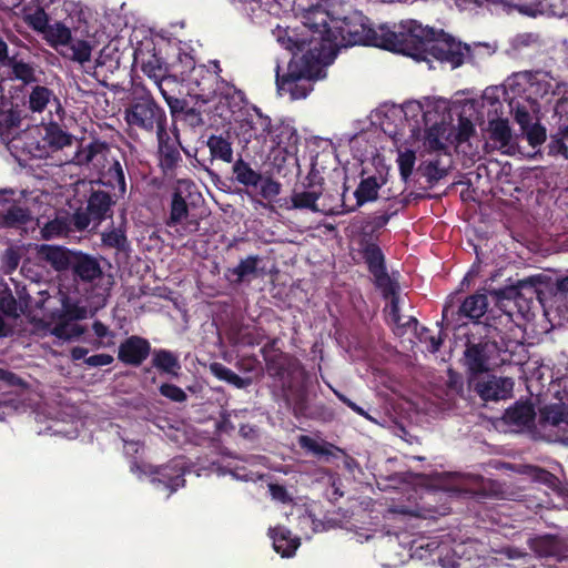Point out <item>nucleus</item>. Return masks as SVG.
<instances>
[{"mask_svg":"<svg viewBox=\"0 0 568 568\" xmlns=\"http://www.w3.org/2000/svg\"><path fill=\"white\" fill-rule=\"evenodd\" d=\"M30 211L0 196V226L20 227L30 221Z\"/></svg>","mask_w":568,"mask_h":568,"instance_id":"nucleus-26","label":"nucleus"},{"mask_svg":"<svg viewBox=\"0 0 568 568\" xmlns=\"http://www.w3.org/2000/svg\"><path fill=\"white\" fill-rule=\"evenodd\" d=\"M506 88L514 99H520L535 112H540V101H550V95L555 93L550 81L539 72L521 71L513 73L506 80Z\"/></svg>","mask_w":568,"mask_h":568,"instance_id":"nucleus-7","label":"nucleus"},{"mask_svg":"<svg viewBox=\"0 0 568 568\" xmlns=\"http://www.w3.org/2000/svg\"><path fill=\"white\" fill-rule=\"evenodd\" d=\"M536 412L528 402H517L514 406L506 409L503 419L508 425L528 426L534 423Z\"/></svg>","mask_w":568,"mask_h":568,"instance_id":"nucleus-32","label":"nucleus"},{"mask_svg":"<svg viewBox=\"0 0 568 568\" xmlns=\"http://www.w3.org/2000/svg\"><path fill=\"white\" fill-rule=\"evenodd\" d=\"M530 549L546 561H568V537L541 535L529 541Z\"/></svg>","mask_w":568,"mask_h":568,"instance_id":"nucleus-22","label":"nucleus"},{"mask_svg":"<svg viewBox=\"0 0 568 568\" xmlns=\"http://www.w3.org/2000/svg\"><path fill=\"white\" fill-rule=\"evenodd\" d=\"M111 148L108 142L100 139H93L78 154L80 164H92L94 168H101L100 178L94 184L105 186L115 191L119 196L126 193V181L121 162L115 158H110Z\"/></svg>","mask_w":568,"mask_h":568,"instance_id":"nucleus-5","label":"nucleus"},{"mask_svg":"<svg viewBox=\"0 0 568 568\" xmlns=\"http://www.w3.org/2000/svg\"><path fill=\"white\" fill-rule=\"evenodd\" d=\"M85 316V310L71 303L69 300H64L62 308L58 312L52 313L51 320L77 322Z\"/></svg>","mask_w":568,"mask_h":568,"instance_id":"nucleus-48","label":"nucleus"},{"mask_svg":"<svg viewBox=\"0 0 568 568\" xmlns=\"http://www.w3.org/2000/svg\"><path fill=\"white\" fill-rule=\"evenodd\" d=\"M162 97L170 109L172 122L181 123L183 126L190 128L191 130L205 125V110L203 106L206 103H202L197 100L192 103L193 99L176 98L169 94L166 90H162Z\"/></svg>","mask_w":568,"mask_h":568,"instance_id":"nucleus-17","label":"nucleus"},{"mask_svg":"<svg viewBox=\"0 0 568 568\" xmlns=\"http://www.w3.org/2000/svg\"><path fill=\"white\" fill-rule=\"evenodd\" d=\"M59 52L64 58L83 64L91 60L92 47L87 40H71V42L68 45H65L64 49H60Z\"/></svg>","mask_w":568,"mask_h":568,"instance_id":"nucleus-39","label":"nucleus"},{"mask_svg":"<svg viewBox=\"0 0 568 568\" xmlns=\"http://www.w3.org/2000/svg\"><path fill=\"white\" fill-rule=\"evenodd\" d=\"M7 67L11 69L12 79L21 81L24 85L38 82L36 65L23 60H18L17 54L11 57Z\"/></svg>","mask_w":568,"mask_h":568,"instance_id":"nucleus-37","label":"nucleus"},{"mask_svg":"<svg viewBox=\"0 0 568 568\" xmlns=\"http://www.w3.org/2000/svg\"><path fill=\"white\" fill-rule=\"evenodd\" d=\"M268 491L274 500H277L282 504H288L292 501V497L288 495L287 489L283 485L271 483L268 484Z\"/></svg>","mask_w":568,"mask_h":568,"instance_id":"nucleus-62","label":"nucleus"},{"mask_svg":"<svg viewBox=\"0 0 568 568\" xmlns=\"http://www.w3.org/2000/svg\"><path fill=\"white\" fill-rule=\"evenodd\" d=\"M151 343L139 335L126 337L118 348V359L124 365L139 367L151 355Z\"/></svg>","mask_w":568,"mask_h":568,"instance_id":"nucleus-24","label":"nucleus"},{"mask_svg":"<svg viewBox=\"0 0 568 568\" xmlns=\"http://www.w3.org/2000/svg\"><path fill=\"white\" fill-rule=\"evenodd\" d=\"M72 232H78L73 221V213L58 214L55 219L49 221L41 230L42 236L50 240L57 236H68Z\"/></svg>","mask_w":568,"mask_h":568,"instance_id":"nucleus-31","label":"nucleus"},{"mask_svg":"<svg viewBox=\"0 0 568 568\" xmlns=\"http://www.w3.org/2000/svg\"><path fill=\"white\" fill-rule=\"evenodd\" d=\"M29 24L33 30L45 33L50 27L47 13L40 9L34 14L30 16Z\"/></svg>","mask_w":568,"mask_h":568,"instance_id":"nucleus-60","label":"nucleus"},{"mask_svg":"<svg viewBox=\"0 0 568 568\" xmlns=\"http://www.w3.org/2000/svg\"><path fill=\"white\" fill-rule=\"evenodd\" d=\"M38 253L53 270L61 272L70 270L75 251L64 246L42 244Z\"/></svg>","mask_w":568,"mask_h":568,"instance_id":"nucleus-27","label":"nucleus"},{"mask_svg":"<svg viewBox=\"0 0 568 568\" xmlns=\"http://www.w3.org/2000/svg\"><path fill=\"white\" fill-rule=\"evenodd\" d=\"M546 152L548 156L559 158L568 160V145L562 136L557 132L550 134L549 142L546 145Z\"/></svg>","mask_w":568,"mask_h":568,"instance_id":"nucleus-52","label":"nucleus"},{"mask_svg":"<svg viewBox=\"0 0 568 568\" xmlns=\"http://www.w3.org/2000/svg\"><path fill=\"white\" fill-rule=\"evenodd\" d=\"M423 175L430 184L437 183L446 175V170L439 166V161H429L422 168Z\"/></svg>","mask_w":568,"mask_h":568,"instance_id":"nucleus-56","label":"nucleus"},{"mask_svg":"<svg viewBox=\"0 0 568 568\" xmlns=\"http://www.w3.org/2000/svg\"><path fill=\"white\" fill-rule=\"evenodd\" d=\"M393 216H395V211H384L382 214L373 216L366 223V227H371V233H374L383 229Z\"/></svg>","mask_w":568,"mask_h":568,"instance_id":"nucleus-61","label":"nucleus"},{"mask_svg":"<svg viewBox=\"0 0 568 568\" xmlns=\"http://www.w3.org/2000/svg\"><path fill=\"white\" fill-rule=\"evenodd\" d=\"M156 140L159 166L164 175H173L183 162L181 150L187 155L189 152L183 148L182 143L171 141V134L168 129L158 134Z\"/></svg>","mask_w":568,"mask_h":568,"instance_id":"nucleus-23","label":"nucleus"},{"mask_svg":"<svg viewBox=\"0 0 568 568\" xmlns=\"http://www.w3.org/2000/svg\"><path fill=\"white\" fill-rule=\"evenodd\" d=\"M323 193L324 178L318 171L312 169L300 184H295L290 196L291 205L288 209L307 210L313 213L334 215L332 211L337 209V204L329 207L325 205L320 206L318 201Z\"/></svg>","mask_w":568,"mask_h":568,"instance_id":"nucleus-10","label":"nucleus"},{"mask_svg":"<svg viewBox=\"0 0 568 568\" xmlns=\"http://www.w3.org/2000/svg\"><path fill=\"white\" fill-rule=\"evenodd\" d=\"M119 197L115 193L111 194L110 191L92 186L87 200L85 210L78 209L73 213L77 231L83 232L90 226L91 222L97 226L106 219L112 217L113 206Z\"/></svg>","mask_w":568,"mask_h":568,"instance_id":"nucleus-11","label":"nucleus"},{"mask_svg":"<svg viewBox=\"0 0 568 568\" xmlns=\"http://www.w3.org/2000/svg\"><path fill=\"white\" fill-rule=\"evenodd\" d=\"M397 164L399 170L400 179L404 182H407L409 178L412 176L415 162H416V153L413 150H405L403 152L398 153L397 156Z\"/></svg>","mask_w":568,"mask_h":568,"instance_id":"nucleus-49","label":"nucleus"},{"mask_svg":"<svg viewBox=\"0 0 568 568\" xmlns=\"http://www.w3.org/2000/svg\"><path fill=\"white\" fill-rule=\"evenodd\" d=\"M268 136L272 138V141L278 148H282L284 150L296 146L300 140L296 129L293 125L285 122L272 125V132Z\"/></svg>","mask_w":568,"mask_h":568,"instance_id":"nucleus-34","label":"nucleus"},{"mask_svg":"<svg viewBox=\"0 0 568 568\" xmlns=\"http://www.w3.org/2000/svg\"><path fill=\"white\" fill-rule=\"evenodd\" d=\"M536 293L535 282L531 278L518 281L516 285H509L495 291L498 300H517L518 297L529 298Z\"/></svg>","mask_w":568,"mask_h":568,"instance_id":"nucleus-36","label":"nucleus"},{"mask_svg":"<svg viewBox=\"0 0 568 568\" xmlns=\"http://www.w3.org/2000/svg\"><path fill=\"white\" fill-rule=\"evenodd\" d=\"M334 23L335 41L338 50L342 47L356 44H375L376 31L372 28L369 19L359 11H353L342 19L331 20Z\"/></svg>","mask_w":568,"mask_h":568,"instance_id":"nucleus-9","label":"nucleus"},{"mask_svg":"<svg viewBox=\"0 0 568 568\" xmlns=\"http://www.w3.org/2000/svg\"><path fill=\"white\" fill-rule=\"evenodd\" d=\"M53 322L52 334L60 339H72L80 337L84 328L77 322L51 320Z\"/></svg>","mask_w":568,"mask_h":568,"instance_id":"nucleus-46","label":"nucleus"},{"mask_svg":"<svg viewBox=\"0 0 568 568\" xmlns=\"http://www.w3.org/2000/svg\"><path fill=\"white\" fill-rule=\"evenodd\" d=\"M551 95H558V99L556 100L554 106V111L556 115L562 119L565 115L568 114V85H557L555 93H552Z\"/></svg>","mask_w":568,"mask_h":568,"instance_id":"nucleus-55","label":"nucleus"},{"mask_svg":"<svg viewBox=\"0 0 568 568\" xmlns=\"http://www.w3.org/2000/svg\"><path fill=\"white\" fill-rule=\"evenodd\" d=\"M194 183L190 180H179L178 186L174 189L170 203V214L165 220V225L175 227L182 225L184 233L191 234L199 231L200 223L197 220H189V204L186 195H191V189Z\"/></svg>","mask_w":568,"mask_h":568,"instance_id":"nucleus-16","label":"nucleus"},{"mask_svg":"<svg viewBox=\"0 0 568 568\" xmlns=\"http://www.w3.org/2000/svg\"><path fill=\"white\" fill-rule=\"evenodd\" d=\"M191 72L189 75V95L191 99L209 103L216 95L220 103L227 104L230 112L234 113V108L245 102V93L235 88V85L224 81L219 72H212L204 65L195 67L191 58L185 54Z\"/></svg>","mask_w":568,"mask_h":568,"instance_id":"nucleus-4","label":"nucleus"},{"mask_svg":"<svg viewBox=\"0 0 568 568\" xmlns=\"http://www.w3.org/2000/svg\"><path fill=\"white\" fill-rule=\"evenodd\" d=\"M498 335L499 329L490 324L475 325L474 329L466 334L460 363L467 381L487 374L497 365L500 353L506 351L505 345L498 343Z\"/></svg>","mask_w":568,"mask_h":568,"instance_id":"nucleus-3","label":"nucleus"},{"mask_svg":"<svg viewBox=\"0 0 568 568\" xmlns=\"http://www.w3.org/2000/svg\"><path fill=\"white\" fill-rule=\"evenodd\" d=\"M233 173L235 180L245 186H257L262 181V175L254 171L247 162L243 159H239L233 164Z\"/></svg>","mask_w":568,"mask_h":568,"instance_id":"nucleus-43","label":"nucleus"},{"mask_svg":"<svg viewBox=\"0 0 568 568\" xmlns=\"http://www.w3.org/2000/svg\"><path fill=\"white\" fill-rule=\"evenodd\" d=\"M18 303L11 292L0 293V312L7 316H17Z\"/></svg>","mask_w":568,"mask_h":568,"instance_id":"nucleus-58","label":"nucleus"},{"mask_svg":"<svg viewBox=\"0 0 568 568\" xmlns=\"http://www.w3.org/2000/svg\"><path fill=\"white\" fill-rule=\"evenodd\" d=\"M0 133L10 132L12 129L21 126V122L27 118V113L18 104L11 106L8 110H1L0 112Z\"/></svg>","mask_w":568,"mask_h":568,"instance_id":"nucleus-44","label":"nucleus"},{"mask_svg":"<svg viewBox=\"0 0 568 568\" xmlns=\"http://www.w3.org/2000/svg\"><path fill=\"white\" fill-rule=\"evenodd\" d=\"M521 133L526 136L529 145L534 149L540 146L547 140L546 128L539 122V120L529 125L527 130H523Z\"/></svg>","mask_w":568,"mask_h":568,"instance_id":"nucleus-51","label":"nucleus"},{"mask_svg":"<svg viewBox=\"0 0 568 568\" xmlns=\"http://www.w3.org/2000/svg\"><path fill=\"white\" fill-rule=\"evenodd\" d=\"M282 395L296 418L306 417L326 420L333 417V413L324 405L315 406L314 408L310 407L308 394L303 382L293 384L290 389H282Z\"/></svg>","mask_w":568,"mask_h":568,"instance_id":"nucleus-18","label":"nucleus"},{"mask_svg":"<svg viewBox=\"0 0 568 568\" xmlns=\"http://www.w3.org/2000/svg\"><path fill=\"white\" fill-rule=\"evenodd\" d=\"M44 37L55 50H59L60 47L64 49L72 40L71 30L62 22L50 24Z\"/></svg>","mask_w":568,"mask_h":568,"instance_id":"nucleus-41","label":"nucleus"},{"mask_svg":"<svg viewBox=\"0 0 568 568\" xmlns=\"http://www.w3.org/2000/svg\"><path fill=\"white\" fill-rule=\"evenodd\" d=\"M71 262L70 270L82 282H93L103 275L99 260L90 254L75 251Z\"/></svg>","mask_w":568,"mask_h":568,"instance_id":"nucleus-25","label":"nucleus"},{"mask_svg":"<svg viewBox=\"0 0 568 568\" xmlns=\"http://www.w3.org/2000/svg\"><path fill=\"white\" fill-rule=\"evenodd\" d=\"M491 140L500 143L501 146H507L511 140V130L508 121L505 119H497L489 122Z\"/></svg>","mask_w":568,"mask_h":568,"instance_id":"nucleus-47","label":"nucleus"},{"mask_svg":"<svg viewBox=\"0 0 568 568\" xmlns=\"http://www.w3.org/2000/svg\"><path fill=\"white\" fill-rule=\"evenodd\" d=\"M511 112L514 114L515 121L520 126V131L527 130V128L535 122H532V115H537L539 112H535L530 109V104L526 102H520L519 99H511L510 102Z\"/></svg>","mask_w":568,"mask_h":568,"instance_id":"nucleus-45","label":"nucleus"},{"mask_svg":"<svg viewBox=\"0 0 568 568\" xmlns=\"http://www.w3.org/2000/svg\"><path fill=\"white\" fill-rule=\"evenodd\" d=\"M281 192V184L273 179H266L263 181L261 185V195L266 199L271 200L275 196H277Z\"/></svg>","mask_w":568,"mask_h":568,"instance_id":"nucleus-63","label":"nucleus"},{"mask_svg":"<svg viewBox=\"0 0 568 568\" xmlns=\"http://www.w3.org/2000/svg\"><path fill=\"white\" fill-rule=\"evenodd\" d=\"M272 132V121L268 115L262 113V110L256 105H251L245 116L239 121V135L245 143L252 140L258 142H266L267 136Z\"/></svg>","mask_w":568,"mask_h":568,"instance_id":"nucleus-19","label":"nucleus"},{"mask_svg":"<svg viewBox=\"0 0 568 568\" xmlns=\"http://www.w3.org/2000/svg\"><path fill=\"white\" fill-rule=\"evenodd\" d=\"M298 444L302 448L310 450L317 456H331L332 455V452L329 450V446H332L331 444L322 445L310 436L302 435L298 438Z\"/></svg>","mask_w":568,"mask_h":568,"instance_id":"nucleus-53","label":"nucleus"},{"mask_svg":"<svg viewBox=\"0 0 568 568\" xmlns=\"http://www.w3.org/2000/svg\"><path fill=\"white\" fill-rule=\"evenodd\" d=\"M206 146L210 151L211 163L214 161H221L224 163L233 162V146L229 133L226 135L211 134L206 140Z\"/></svg>","mask_w":568,"mask_h":568,"instance_id":"nucleus-28","label":"nucleus"},{"mask_svg":"<svg viewBox=\"0 0 568 568\" xmlns=\"http://www.w3.org/2000/svg\"><path fill=\"white\" fill-rule=\"evenodd\" d=\"M358 253L373 276L374 285L379 291L393 292V280L387 272L386 257L376 240L366 232L359 240Z\"/></svg>","mask_w":568,"mask_h":568,"instance_id":"nucleus-14","label":"nucleus"},{"mask_svg":"<svg viewBox=\"0 0 568 568\" xmlns=\"http://www.w3.org/2000/svg\"><path fill=\"white\" fill-rule=\"evenodd\" d=\"M114 361L110 354H95L87 357L84 364L90 367H99L112 364Z\"/></svg>","mask_w":568,"mask_h":568,"instance_id":"nucleus-64","label":"nucleus"},{"mask_svg":"<svg viewBox=\"0 0 568 568\" xmlns=\"http://www.w3.org/2000/svg\"><path fill=\"white\" fill-rule=\"evenodd\" d=\"M159 392L162 396L175 403H183L187 399L186 393L174 384L163 383Z\"/></svg>","mask_w":568,"mask_h":568,"instance_id":"nucleus-57","label":"nucleus"},{"mask_svg":"<svg viewBox=\"0 0 568 568\" xmlns=\"http://www.w3.org/2000/svg\"><path fill=\"white\" fill-rule=\"evenodd\" d=\"M210 371L220 381H224L239 389L246 388L252 383L250 377H241L231 368L221 363H212L210 365Z\"/></svg>","mask_w":568,"mask_h":568,"instance_id":"nucleus-40","label":"nucleus"},{"mask_svg":"<svg viewBox=\"0 0 568 568\" xmlns=\"http://www.w3.org/2000/svg\"><path fill=\"white\" fill-rule=\"evenodd\" d=\"M271 537L274 550L282 557H292L300 546V540L292 538L291 531L281 527L271 530Z\"/></svg>","mask_w":568,"mask_h":568,"instance_id":"nucleus-33","label":"nucleus"},{"mask_svg":"<svg viewBox=\"0 0 568 568\" xmlns=\"http://www.w3.org/2000/svg\"><path fill=\"white\" fill-rule=\"evenodd\" d=\"M468 385L483 400L489 402L511 397L515 383L511 377L488 375L486 378L471 377Z\"/></svg>","mask_w":568,"mask_h":568,"instance_id":"nucleus-20","label":"nucleus"},{"mask_svg":"<svg viewBox=\"0 0 568 568\" xmlns=\"http://www.w3.org/2000/svg\"><path fill=\"white\" fill-rule=\"evenodd\" d=\"M488 308V297L484 293H475L466 297L463 302H457L452 298L446 302L442 311V323L452 329H456L464 323V318L473 321L479 325L478 320L484 316Z\"/></svg>","mask_w":568,"mask_h":568,"instance_id":"nucleus-12","label":"nucleus"},{"mask_svg":"<svg viewBox=\"0 0 568 568\" xmlns=\"http://www.w3.org/2000/svg\"><path fill=\"white\" fill-rule=\"evenodd\" d=\"M152 366L160 373L166 374L172 377H179L181 364L178 355L173 352L159 348L152 351Z\"/></svg>","mask_w":568,"mask_h":568,"instance_id":"nucleus-30","label":"nucleus"},{"mask_svg":"<svg viewBox=\"0 0 568 568\" xmlns=\"http://www.w3.org/2000/svg\"><path fill=\"white\" fill-rule=\"evenodd\" d=\"M102 244L110 248L124 250L128 244L125 231L122 229H111L102 233Z\"/></svg>","mask_w":568,"mask_h":568,"instance_id":"nucleus-50","label":"nucleus"},{"mask_svg":"<svg viewBox=\"0 0 568 568\" xmlns=\"http://www.w3.org/2000/svg\"><path fill=\"white\" fill-rule=\"evenodd\" d=\"M51 99L58 101L51 89L44 85H34L31 89L24 105H27L28 110L33 113H41L45 110Z\"/></svg>","mask_w":568,"mask_h":568,"instance_id":"nucleus-35","label":"nucleus"},{"mask_svg":"<svg viewBox=\"0 0 568 568\" xmlns=\"http://www.w3.org/2000/svg\"><path fill=\"white\" fill-rule=\"evenodd\" d=\"M262 258L258 255H248L242 258L240 263L232 268H227L225 276L231 283L242 284L248 277H255L258 271V264Z\"/></svg>","mask_w":568,"mask_h":568,"instance_id":"nucleus-29","label":"nucleus"},{"mask_svg":"<svg viewBox=\"0 0 568 568\" xmlns=\"http://www.w3.org/2000/svg\"><path fill=\"white\" fill-rule=\"evenodd\" d=\"M381 47L410 57L416 61H425L428 64L433 61L448 64L452 69L463 65L471 53L468 44L457 41L443 30L423 27L413 20L403 26V30L398 33L385 34Z\"/></svg>","mask_w":568,"mask_h":568,"instance_id":"nucleus-2","label":"nucleus"},{"mask_svg":"<svg viewBox=\"0 0 568 568\" xmlns=\"http://www.w3.org/2000/svg\"><path fill=\"white\" fill-rule=\"evenodd\" d=\"M43 140L54 150L71 145L72 135L64 131L57 122H50L44 126Z\"/></svg>","mask_w":568,"mask_h":568,"instance_id":"nucleus-38","label":"nucleus"},{"mask_svg":"<svg viewBox=\"0 0 568 568\" xmlns=\"http://www.w3.org/2000/svg\"><path fill=\"white\" fill-rule=\"evenodd\" d=\"M302 19L301 27L287 29L285 36L280 37L292 58L283 74L280 65L276 67V87L281 94H288L292 100L305 99L313 90V83L326 77V68L338 53L334 23L329 24V13L321 3L305 10Z\"/></svg>","mask_w":568,"mask_h":568,"instance_id":"nucleus-1","label":"nucleus"},{"mask_svg":"<svg viewBox=\"0 0 568 568\" xmlns=\"http://www.w3.org/2000/svg\"><path fill=\"white\" fill-rule=\"evenodd\" d=\"M134 63L140 65L142 72L156 84L161 93L165 90L163 83L171 81L173 65L166 62L153 41L143 42L134 50Z\"/></svg>","mask_w":568,"mask_h":568,"instance_id":"nucleus-13","label":"nucleus"},{"mask_svg":"<svg viewBox=\"0 0 568 568\" xmlns=\"http://www.w3.org/2000/svg\"><path fill=\"white\" fill-rule=\"evenodd\" d=\"M124 120L131 130L150 134L158 135L168 129L165 110L151 95L134 98L124 111Z\"/></svg>","mask_w":568,"mask_h":568,"instance_id":"nucleus-8","label":"nucleus"},{"mask_svg":"<svg viewBox=\"0 0 568 568\" xmlns=\"http://www.w3.org/2000/svg\"><path fill=\"white\" fill-rule=\"evenodd\" d=\"M382 295L385 300H390L388 315L390 320L399 325V321L402 320L400 311H399V296H398V285L393 281V292L392 294L381 291Z\"/></svg>","mask_w":568,"mask_h":568,"instance_id":"nucleus-54","label":"nucleus"},{"mask_svg":"<svg viewBox=\"0 0 568 568\" xmlns=\"http://www.w3.org/2000/svg\"><path fill=\"white\" fill-rule=\"evenodd\" d=\"M275 345L276 339H273L261 348L265 371L281 390L290 389L293 384L303 382L307 374L296 356L276 348Z\"/></svg>","mask_w":568,"mask_h":568,"instance_id":"nucleus-6","label":"nucleus"},{"mask_svg":"<svg viewBox=\"0 0 568 568\" xmlns=\"http://www.w3.org/2000/svg\"><path fill=\"white\" fill-rule=\"evenodd\" d=\"M475 133V128L473 122L465 118L460 116L458 120V128L456 133V140L459 143L466 142L469 138Z\"/></svg>","mask_w":568,"mask_h":568,"instance_id":"nucleus-59","label":"nucleus"},{"mask_svg":"<svg viewBox=\"0 0 568 568\" xmlns=\"http://www.w3.org/2000/svg\"><path fill=\"white\" fill-rule=\"evenodd\" d=\"M381 185L377 182L376 176H368L366 179H362L357 189L354 192L355 203L348 204L346 200V192L348 187L346 183L343 184V192L341 194V201L337 203V209L332 211L335 215H344L351 212H354L358 207L363 206L367 202H373L378 197V190Z\"/></svg>","mask_w":568,"mask_h":568,"instance_id":"nucleus-21","label":"nucleus"},{"mask_svg":"<svg viewBox=\"0 0 568 568\" xmlns=\"http://www.w3.org/2000/svg\"><path fill=\"white\" fill-rule=\"evenodd\" d=\"M447 132L445 121L435 122L425 132L424 143L429 151H443L446 149L444 139Z\"/></svg>","mask_w":568,"mask_h":568,"instance_id":"nucleus-42","label":"nucleus"},{"mask_svg":"<svg viewBox=\"0 0 568 568\" xmlns=\"http://www.w3.org/2000/svg\"><path fill=\"white\" fill-rule=\"evenodd\" d=\"M187 471L185 458L179 456L170 459L166 464L148 467L145 476L156 488L168 491V497H170L185 486Z\"/></svg>","mask_w":568,"mask_h":568,"instance_id":"nucleus-15","label":"nucleus"}]
</instances>
